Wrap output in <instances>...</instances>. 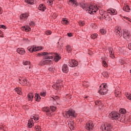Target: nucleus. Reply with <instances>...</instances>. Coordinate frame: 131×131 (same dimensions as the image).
Listing matches in <instances>:
<instances>
[{"label": "nucleus", "instance_id": "f257e3e1", "mask_svg": "<svg viewBox=\"0 0 131 131\" xmlns=\"http://www.w3.org/2000/svg\"><path fill=\"white\" fill-rule=\"evenodd\" d=\"M80 7L82 8L84 11H86V13L91 15H94L97 12L95 10L96 6L94 5H89V4L82 3L81 5H80Z\"/></svg>", "mask_w": 131, "mask_h": 131}, {"label": "nucleus", "instance_id": "f03ea898", "mask_svg": "<svg viewBox=\"0 0 131 131\" xmlns=\"http://www.w3.org/2000/svg\"><path fill=\"white\" fill-rule=\"evenodd\" d=\"M63 114L65 118H76L77 116V114L73 110H70Z\"/></svg>", "mask_w": 131, "mask_h": 131}, {"label": "nucleus", "instance_id": "7ed1b4c3", "mask_svg": "<svg viewBox=\"0 0 131 131\" xmlns=\"http://www.w3.org/2000/svg\"><path fill=\"white\" fill-rule=\"evenodd\" d=\"M109 118H111L112 120H118V119H121L120 118V114L117 112H112L109 114Z\"/></svg>", "mask_w": 131, "mask_h": 131}, {"label": "nucleus", "instance_id": "20e7f679", "mask_svg": "<svg viewBox=\"0 0 131 131\" xmlns=\"http://www.w3.org/2000/svg\"><path fill=\"white\" fill-rule=\"evenodd\" d=\"M112 127H113L112 124L107 123L106 125H102L100 129L102 131H112Z\"/></svg>", "mask_w": 131, "mask_h": 131}, {"label": "nucleus", "instance_id": "39448f33", "mask_svg": "<svg viewBox=\"0 0 131 131\" xmlns=\"http://www.w3.org/2000/svg\"><path fill=\"white\" fill-rule=\"evenodd\" d=\"M102 12V14L101 13ZM101 11H100V15H101L102 18H104L105 20H106V21H110V20H111V18L110 17V12H106V11L104 10H102Z\"/></svg>", "mask_w": 131, "mask_h": 131}, {"label": "nucleus", "instance_id": "423d86ee", "mask_svg": "<svg viewBox=\"0 0 131 131\" xmlns=\"http://www.w3.org/2000/svg\"><path fill=\"white\" fill-rule=\"evenodd\" d=\"M123 36L126 40H129L130 39L131 35L130 32L128 30L125 29L123 32Z\"/></svg>", "mask_w": 131, "mask_h": 131}, {"label": "nucleus", "instance_id": "0eeeda50", "mask_svg": "<svg viewBox=\"0 0 131 131\" xmlns=\"http://www.w3.org/2000/svg\"><path fill=\"white\" fill-rule=\"evenodd\" d=\"M85 128L89 131L93 130L94 129V124H93L92 122H89L88 123H86Z\"/></svg>", "mask_w": 131, "mask_h": 131}, {"label": "nucleus", "instance_id": "6e6552de", "mask_svg": "<svg viewBox=\"0 0 131 131\" xmlns=\"http://www.w3.org/2000/svg\"><path fill=\"white\" fill-rule=\"evenodd\" d=\"M78 65V62L75 59H72L69 62V66L70 67H76Z\"/></svg>", "mask_w": 131, "mask_h": 131}, {"label": "nucleus", "instance_id": "1a4fd4ad", "mask_svg": "<svg viewBox=\"0 0 131 131\" xmlns=\"http://www.w3.org/2000/svg\"><path fill=\"white\" fill-rule=\"evenodd\" d=\"M52 63V60L49 59H47L45 60H41L39 62V65L40 66H43V65H48L49 64H51Z\"/></svg>", "mask_w": 131, "mask_h": 131}, {"label": "nucleus", "instance_id": "9d476101", "mask_svg": "<svg viewBox=\"0 0 131 131\" xmlns=\"http://www.w3.org/2000/svg\"><path fill=\"white\" fill-rule=\"evenodd\" d=\"M100 89L99 90V93L100 95L102 96L104 95H106L107 92H108V89L107 88H100Z\"/></svg>", "mask_w": 131, "mask_h": 131}, {"label": "nucleus", "instance_id": "9b49d317", "mask_svg": "<svg viewBox=\"0 0 131 131\" xmlns=\"http://www.w3.org/2000/svg\"><path fill=\"white\" fill-rule=\"evenodd\" d=\"M53 54H54V56H55L54 58V61H55V62H59V61L61 60V56H60L58 53H55Z\"/></svg>", "mask_w": 131, "mask_h": 131}, {"label": "nucleus", "instance_id": "f8f14e48", "mask_svg": "<svg viewBox=\"0 0 131 131\" xmlns=\"http://www.w3.org/2000/svg\"><path fill=\"white\" fill-rule=\"evenodd\" d=\"M62 71L64 73H67L68 72V71H69V69L68 68V66H67V64H64L63 65Z\"/></svg>", "mask_w": 131, "mask_h": 131}, {"label": "nucleus", "instance_id": "ddd939ff", "mask_svg": "<svg viewBox=\"0 0 131 131\" xmlns=\"http://www.w3.org/2000/svg\"><path fill=\"white\" fill-rule=\"evenodd\" d=\"M70 2H71V4H72V5H74L75 8H76V7H78V6L80 7V5H82V4H80V3L78 4L77 2H76V0H72V1H70Z\"/></svg>", "mask_w": 131, "mask_h": 131}, {"label": "nucleus", "instance_id": "4468645a", "mask_svg": "<svg viewBox=\"0 0 131 131\" xmlns=\"http://www.w3.org/2000/svg\"><path fill=\"white\" fill-rule=\"evenodd\" d=\"M19 83L20 84H26L27 83V80L24 78H20L19 79Z\"/></svg>", "mask_w": 131, "mask_h": 131}, {"label": "nucleus", "instance_id": "2eb2a0df", "mask_svg": "<svg viewBox=\"0 0 131 131\" xmlns=\"http://www.w3.org/2000/svg\"><path fill=\"white\" fill-rule=\"evenodd\" d=\"M46 6H45L43 4H41L39 5L38 10L39 11H42V12H45L46 11Z\"/></svg>", "mask_w": 131, "mask_h": 131}, {"label": "nucleus", "instance_id": "dca6fc26", "mask_svg": "<svg viewBox=\"0 0 131 131\" xmlns=\"http://www.w3.org/2000/svg\"><path fill=\"white\" fill-rule=\"evenodd\" d=\"M21 30H25L26 32H28V31H30L31 30V28L29 26H22L21 28Z\"/></svg>", "mask_w": 131, "mask_h": 131}, {"label": "nucleus", "instance_id": "f3484780", "mask_svg": "<svg viewBox=\"0 0 131 131\" xmlns=\"http://www.w3.org/2000/svg\"><path fill=\"white\" fill-rule=\"evenodd\" d=\"M27 49L30 53H34V52H36V49L34 48V46L29 47Z\"/></svg>", "mask_w": 131, "mask_h": 131}, {"label": "nucleus", "instance_id": "a211bd4d", "mask_svg": "<svg viewBox=\"0 0 131 131\" xmlns=\"http://www.w3.org/2000/svg\"><path fill=\"white\" fill-rule=\"evenodd\" d=\"M17 52L18 54L20 55H24L25 54V50H24V49L21 48H18L17 49Z\"/></svg>", "mask_w": 131, "mask_h": 131}, {"label": "nucleus", "instance_id": "6ab92c4d", "mask_svg": "<svg viewBox=\"0 0 131 131\" xmlns=\"http://www.w3.org/2000/svg\"><path fill=\"white\" fill-rule=\"evenodd\" d=\"M29 17V14L28 13H23L20 16V20H22V19H27Z\"/></svg>", "mask_w": 131, "mask_h": 131}, {"label": "nucleus", "instance_id": "aec40b11", "mask_svg": "<svg viewBox=\"0 0 131 131\" xmlns=\"http://www.w3.org/2000/svg\"><path fill=\"white\" fill-rule=\"evenodd\" d=\"M123 10L124 11V12H128L129 11H130V8L128 5H125L123 8Z\"/></svg>", "mask_w": 131, "mask_h": 131}, {"label": "nucleus", "instance_id": "412c9836", "mask_svg": "<svg viewBox=\"0 0 131 131\" xmlns=\"http://www.w3.org/2000/svg\"><path fill=\"white\" fill-rule=\"evenodd\" d=\"M33 93H30L28 94V98L29 101H32L33 100Z\"/></svg>", "mask_w": 131, "mask_h": 131}, {"label": "nucleus", "instance_id": "4be33fe9", "mask_svg": "<svg viewBox=\"0 0 131 131\" xmlns=\"http://www.w3.org/2000/svg\"><path fill=\"white\" fill-rule=\"evenodd\" d=\"M42 111L43 112H46V113H48V112H50L51 110H50L49 107L46 106L42 108Z\"/></svg>", "mask_w": 131, "mask_h": 131}, {"label": "nucleus", "instance_id": "5701e85b", "mask_svg": "<svg viewBox=\"0 0 131 131\" xmlns=\"http://www.w3.org/2000/svg\"><path fill=\"white\" fill-rule=\"evenodd\" d=\"M35 99L36 102H39V100L41 98L40 97V96L38 95V94L36 93L35 94Z\"/></svg>", "mask_w": 131, "mask_h": 131}, {"label": "nucleus", "instance_id": "b1692460", "mask_svg": "<svg viewBox=\"0 0 131 131\" xmlns=\"http://www.w3.org/2000/svg\"><path fill=\"white\" fill-rule=\"evenodd\" d=\"M28 125L29 128H31V127H32V125H33V120H29L28 122Z\"/></svg>", "mask_w": 131, "mask_h": 131}, {"label": "nucleus", "instance_id": "393cba45", "mask_svg": "<svg viewBox=\"0 0 131 131\" xmlns=\"http://www.w3.org/2000/svg\"><path fill=\"white\" fill-rule=\"evenodd\" d=\"M15 91H16L17 94H19V95H20V94H22V89H21V88H15Z\"/></svg>", "mask_w": 131, "mask_h": 131}, {"label": "nucleus", "instance_id": "a878e982", "mask_svg": "<svg viewBox=\"0 0 131 131\" xmlns=\"http://www.w3.org/2000/svg\"><path fill=\"white\" fill-rule=\"evenodd\" d=\"M25 2L29 5H33L34 3V1L33 0H25Z\"/></svg>", "mask_w": 131, "mask_h": 131}, {"label": "nucleus", "instance_id": "bb28decb", "mask_svg": "<svg viewBox=\"0 0 131 131\" xmlns=\"http://www.w3.org/2000/svg\"><path fill=\"white\" fill-rule=\"evenodd\" d=\"M119 113L120 114H125L126 113V110L124 108H120L119 110Z\"/></svg>", "mask_w": 131, "mask_h": 131}, {"label": "nucleus", "instance_id": "cd10ccee", "mask_svg": "<svg viewBox=\"0 0 131 131\" xmlns=\"http://www.w3.org/2000/svg\"><path fill=\"white\" fill-rule=\"evenodd\" d=\"M115 33L117 35H119V36H120L121 35V32H120V30L118 29H116L115 30Z\"/></svg>", "mask_w": 131, "mask_h": 131}, {"label": "nucleus", "instance_id": "c85d7f7f", "mask_svg": "<svg viewBox=\"0 0 131 131\" xmlns=\"http://www.w3.org/2000/svg\"><path fill=\"white\" fill-rule=\"evenodd\" d=\"M66 48L67 51L68 52V53L72 51V49H71V46H70V45H68Z\"/></svg>", "mask_w": 131, "mask_h": 131}, {"label": "nucleus", "instance_id": "c756f323", "mask_svg": "<svg viewBox=\"0 0 131 131\" xmlns=\"http://www.w3.org/2000/svg\"><path fill=\"white\" fill-rule=\"evenodd\" d=\"M95 104L96 105V106H101V105H102V101L97 100L95 101Z\"/></svg>", "mask_w": 131, "mask_h": 131}, {"label": "nucleus", "instance_id": "7c9ffc66", "mask_svg": "<svg viewBox=\"0 0 131 131\" xmlns=\"http://www.w3.org/2000/svg\"><path fill=\"white\" fill-rule=\"evenodd\" d=\"M102 74L104 77H109V74L107 72H104Z\"/></svg>", "mask_w": 131, "mask_h": 131}, {"label": "nucleus", "instance_id": "2f4dec72", "mask_svg": "<svg viewBox=\"0 0 131 131\" xmlns=\"http://www.w3.org/2000/svg\"><path fill=\"white\" fill-rule=\"evenodd\" d=\"M23 63L24 65H29V69H30V65H29V64H30V62L24 61Z\"/></svg>", "mask_w": 131, "mask_h": 131}, {"label": "nucleus", "instance_id": "473e14b6", "mask_svg": "<svg viewBox=\"0 0 131 131\" xmlns=\"http://www.w3.org/2000/svg\"><path fill=\"white\" fill-rule=\"evenodd\" d=\"M98 37V34H93L91 35V37L92 39H95Z\"/></svg>", "mask_w": 131, "mask_h": 131}, {"label": "nucleus", "instance_id": "72a5a7b5", "mask_svg": "<svg viewBox=\"0 0 131 131\" xmlns=\"http://www.w3.org/2000/svg\"><path fill=\"white\" fill-rule=\"evenodd\" d=\"M34 49H36V52H37L38 51H40V50H42V47H37L34 46Z\"/></svg>", "mask_w": 131, "mask_h": 131}, {"label": "nucleus", "instance_id": "f704fd0d", "mask_svg": "<svg viewBox=\"0 0 131 131\" xmlns=\"http://www.w3.org/2000/svg\"><path fill=\"white\" fill-rule=\"evenodd\" d=\"M126 97L127 98V99H128V100H131V95L129 93H126L125 94Z\"/></svg>", "mask_w": 131, "mask_h": 131}, {"label": "nucleus", "instance_id": "c9c22d12", "mask_svg": "<svg viewBox=\"0 0 131 131\" xmlns=\"http://www.w3.org/2000/svg\"><path fill=\"white\" fill-rule=\"evenodd\" d=\"M54 88H55V90H56V91H58V90H59V89H60V84H56L55 85H54Z\"/></svg>", "mask_w": 131, "mask_h": 131}, {"label": "nucleus", "instance_id": "e433bc0d", "mask_svg": "<svg viewBox=\"0 0 131 131\" xmlns=\"http://www.w3.org/2000/svg\"><path fill=\"white\" fill-rule=\"evenodd\" d=\"M62 24H68V20L65 19V18H62Z\"/></svg>", "mask_w": 131, "mask_h": 131}, {"label": "nucleus", "instance_id": "4c0bfd02", "mask_svg": "<svg viewBox=\"0 0 131 131\" xmlns=\"http://www.w3.org/2000/svg\"><path fill=\"white\" fill-rule=\"evenodd\" d=\"M109 11L110 12H111V13H112V14H113V15H116V14H117V12H116V10H115L114 9L110 10Z\"/></svg>", "mask_w": 131, "mask_h": 131}, {"label": "nucleus", "instance_id": "58836bf2", "mask_svg": "<svg viewBox=\"0 0 131 131\" xmlns=\"http://www.w3.org/2000/svg\"><path fill=\"white\" fill-rule=\"evenodd\" d=\"M45 55L46 52H41L37 54V56H38L39 57H40L41 56H45Z\"/></svg>", "mask_w": 131, "mask_h": 131}, {"label": "nucleus", "instance_id": "ea45409f", "mask_svg": "<svg viewBox=\"0 0 131 131\" xmlns=\"http://www.w3.org/2000/svg\"><path fill=\"white\" fill-rule=\"evenodd\" d=\"M46 55L45 56H54V55H53V53H48V52H45Z\"/></svg>", "mask_w": 131, "mask_h": 131}, {"label": "nucleus", "instance_id": "a19ab883", "mask_svg": "<svg viewBox=\"0 0 131 131\" xmlns=\"http://www.w3.org/2000/svg\"><path fill=\"white\" fill-rule=\"evenodd\" d=\"M100 32L101 34H105L106 33V31L103 29H100Z\"/></svg>", "mask_w": 131, "mask_h": 131}, {"label": "nucleus", "instance_id": "79ce46f5", "mask_svg": "<svg viewBox=\"0 0 131 131\" xmlns=\"http://www.w3.org/2000/svg\"><path fill=\"white\" fill-rule=\"evenodd\" d=\"M78 23L79 25H80V26H83V25H84L85 24L84 22L81 20H80Z\"/></svg>", "mask_w": 131, "mask_h": 131}, {"label": "nucleus", "instance_id": "37998d69", "mask_svg": "<svg viewBox=\"0 0 131 131\" xmlns=\"http://www.w3.org/2000/svg\"><path fill=\"white\" fill-rule=\"evenodd\" d=\"M102 64H103L104 67H108V64H107V62H106V61L105 60H103L102 61Z\"/></svg>", "mask_w": 131, "mask_h": 131}, {"label": "nucleus", "instance_id": "c03bdc74", "mask_svg": "<svg viewBox=\"0 0 131 131\" xmlns=\"http://www.w3.org/2000/svg\"><path fill=\"white\" fill-rule=\"evenodd\" d=\"M35 129L36 131H40V130H41V128L39 126H35Z\"/></svg>", "mask_w": 131, "mask_h": 131}, {"label": "nucleus", "instance_id": "a18cd8bd", "mask_svg": "<svg viewBox=\"0 0 131 131\" xmlns=\"http://www.w3.org/2000/svg\"><path fill=\"white\" fill-rule=\"evenodd\" d=\"M115 95L116 97H119V96L120 95V92L117 91V92H115Z\"/></svg>", "mask_w": 131, "mask_h": 131}, {"label": "nucleus", "instance_id": "49530a36", "mask_svg": "<svg viewBox=\"0 0 131 131\" xmlns=\"http://www.w3.org/2000/svg\"><path fill=\"white\" fill-rule=\"evenodd\" d=\"M52 98L54 100V101H56V100H59V96H55V97H52Z\"/></svg>", "mask_w": 131, "mask_h": 131}, {"label": "nucleus", "instance_id": "de8ad7c7", "mask_svg": "<svg viewBox=\"0 0 131 131\" xmlns=\"http://www.w3.org/2000/svg\"><path fill=\"white\" fill-rule=\"evenodd\" d=\"M40 95L41 96V97H46V96H47V93L44 92H41Z\"/></svg>", "mask_w": 131, "mask_h": 131}, {"label": "nucleus", "instance_id": "09e8293b", "mask_svg": "<svg viewBox=\"0 0 131 131\" xmlns=\"http://www.w3.org/2000/svg\"><path fill=\"white\" fill-rule=\"evenodd\" d=\"M46 34H47V35H51V34H52V31H46Z\"/></svg>", "mask_w": 131, "mask_h": 131}, {"label": "nucleus", "instance_id": "8fccbe9b", "mask_svg": "<svg viewBox=\"0 0 131 131\" xmlns=\"http://www.w3.org/2000/svg\"><path fill=\"white\" fill-rule=\"evenodd\" d=\"M49 71H50V72H54L55 71V68H49Z\"/></svg>", "mask_w": 131, "mask_h": 131}, {"label": "nucleus", "instance_id": "3c124183", "mask_svg": "<svg viewBox=\"0 0 131 131\" xmlns=\"http://www.w3.org/2000/svg\"><path fill=\"white\" fill-rule=\"evenodd\" d=\"M113 50V49L112 48H110L108 49V50L110 51V54L111 55V56H112L113 55V54H112V50Z\"/></svg>", "mask_w": 131, "mask_h": 131}, {"label": "nucleus", "instance_id": "603ef678", "mask_svg": "<svg viewBox=\"0 0 131 131\" xmlns=\"http://www.w3.org/2000/svg\"><path fill=\"white\" fill-rule=\"evenodd\" d=\"M0 28H3V29H7V27L4 25H1Z\"/></svg>", "mask_w": 131, "mask_h": 131}, {"label": "nucleus", "instance_id": "864d4df0", "mask_svg": "<svg viewBox=\"0 0 131 131\" xmlns=\"http://www.w3.org/2000/svg\"><path fill=\"white\" fill-rule=\"evenodd\" d=\"M50 109L51 110V111L54 112L56 110V107L54 106H50Z\"/></svg>", "mask_w": 131, "mask_h": 131}, {"label": "nucleus", "instance_id": "5fc2aeb1", "mask_svg": "<svg viewBox=\"0 0 131 131\" xmlns=\"http://www.w3.org/2000/svg\"><path fill=\"white\" fill-rule=\"evenodd\" d=\"M35 24V23H34V21H31L29 23V25H30V26H33V25H34Z\"/></svg>", "mask_w": 131, "mask_h": 131}, {"label": "nucleus", "instance_id": "6e6d98bb", "mask_svg": "<svg viewBox=\"0 0 131 131\" xmlns=\"http://www.w3.org/2000/svg\"><path fill=\"white\" fill-rule=\"evenodd\" d=\"M36 117L35 116V115H33L31 116V120H32V119H34V120H35Z\"/></svg>", "mask_w": 131, "mask_h": 131}, {"label": "nucleus", "instance_id": "4d7b16f0", "mask_svg": "<svg viewBox=\"0 0 131 131\" xmlns=\"http://www.w3.org/2000/svg\"><path fill=\"white\" fill-rule=\"evenodd\" d=\"M106 88H107V85L106 84H103L102 87V86H100V88H101V89H106Z\"/></svg>", "mask_w": 131, "mask_h": 131}, {"label": "nucleus", "instance_id": "13d9d810", "mask_svg": "<svg viewBox=\"0 0 131 131\" xmlns=\"http://www.w3.org/2000/svg\"><path fill=\"white\" fill-rule=\"evenodd\" d=\"M0 37H4V33L0 30Z\"/></svg>", "mask_w": 131, "mask_h": 131}, {"label": "nucleus", "instance_id": "bf43d9fd", "mask_svg": "<svg viewBox=\"0 0 131 131\" xmlns=\"http://www.w3.org/2000/svg\"><path fill=\"white\" fill-rule=\"evenodd\" d=\"M67 35H68V36H69V37H71V36H73V34L71 33H68Z\"/></svg>", "mask_w": 131, "mask_h": 131}, {"label": "nucleus", "instance_id": "052dcab7", "mask_svg": "<svg viewBox=\"0 0 131 131\" xmlns=\"http://www.w3.org/2000/svg\"><path fill=\"white\" fill-rule=\"evenodd\" d=\"M43 56H44V57H43V60H48V55H43Z\"/></svg>", "mask_w": 131, "mask_h": 131}, {"label": "nucleus", "instance_id": "680f3d73", "mask_svg": "<svg viewBox=\"0 0 131 131\" xmlns=\"http://www.w3.org/2000/svg\"><path fill=\"white\" fill-rule=\"evenodd\" d=\"M48 58L49 60H53V59H54V56H48Z\"/></svg>", "mask_w": 131, "mask_h": 131}, {"label": "nucleus", "instance_id": "e2e57ef3", "mask_svg": "<svg viewBox=\"0 0 131 131\" xmlns=\"http://www.w3.org/2000/svg\"><path fill=\"white\" fill-rule=\"evenodd\" d=\"M47 3H49L50 5H52V3H53V0H48Z\"/></svg>", "mask_w": 131, "mask_h": 131}, {"label": "nucleus", "instance_id": "0e129e2a", "mask_svg": "<svg viewBox=\"0 0 131 131\" xmlns=\"http://www.w3.org/2000/svg\"><path fill=\"white\" fill-rule=\"evenodd\" d=\"M128 48L129 50H131V43H129L128 44Z\"/></svg>", "mask_w": 131, "mask_h": 131}, {"label": "nucleus", "instance_id": "69168bd1", "mask_svg": "<svg viewBox=\"0 0 131 131\" xmlns=\"http://www.w3.org/2000/svg\"><path fill=\"white\" fill-rule=\"evenodd\" d=\"M39 119V118H38V117H36L35 118V120H34V121H36L37 122H38V120Z\"/></svg>", "mask_w": 131, "mask_h": 131}, {"label": "nucleus", "instance_id": "338daca9", "mask_svg": "<svg viewBox=\"0 0 131 131\" xmlns=\"http://www.w3.org/2000/svg\"><path fill=\"white\" fill-rule=\"evenodd\" d=\"M0 14H3V11H2V7H0Z\"/></svg>", "mask_w": 131, "mask_h": 131}, {"label": "nucleus", "instance_id": "774afa93", "mask_svg": "<svg viewBox=\"0 0 131 131\" xmlns=\"http://www.w3.org/2000/svg\"><path fill=\"white\" fill-rule=\"evenodd\" d=\"M127 20L128 21H129V22H130V23H131V19H130V18H129L128 17V18L127 19Z\"/></svg>", "mask_w": 131, "mask_h": 131}]
</instances>
